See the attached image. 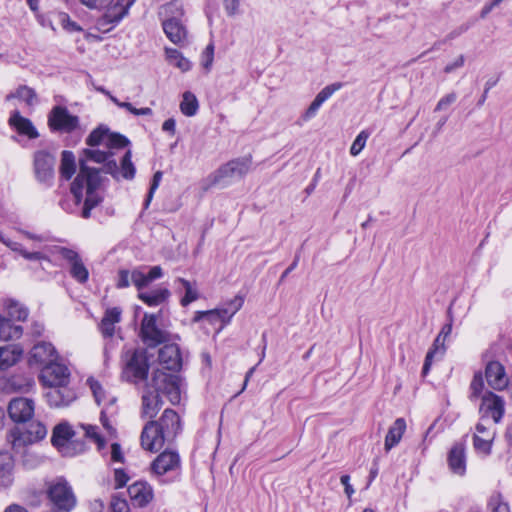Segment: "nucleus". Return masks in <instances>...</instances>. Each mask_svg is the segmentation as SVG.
Returning a JSON list of instances; mask_svg holds the SVG:
<instances>
[{"instance_id": "nucleus-48", "label": "nucleus", "mask_w": 512, "mask_h": 512, "mask_svg": "<svg viewBox=\"0 0 512 512\" xmlns=\"http://www.w3.org/2000/svg\"><path fill=\"white\" fill-rule=\"evenodd\" d=\"M35 385L33 378L26 377L20 379L19 377H12L11 386L19 392H29Z\"/></svg>"}, {"instance_id": "nucleus-22", "label": "nucleus", "mask_w": 512, "mask_h": 512, "mask_svg": "<svg viewBox=\"0 0 512 512\" xmlns=\"http://www.w3.org/2000/svg\"><path fill=\"white\" fill-rule=\"evenodd\" d=\"M485 377L488 384L495 390H502L508 385L505 368L498 361H490L486 365Z\"/></svg>"}, {"instance_id": "nucleus-62", "label": "nucleus", "mask_w": 512, "mask_h": 512, "mask_svg": "<svg viewBox=\"0 0 512 512\" xmlns=\"http://www.w3.org/2000/svg\"><path fill=\"white\" fill-rule=\"evenodd\" d=\"M131 282V272L128 270H120L118 273V288H126L130 285Z\"/></svg>"}, {"instance_id": "nucleus-50", "label": "nucleus", "mask_w": 512, "mask_h": 512, "mask_svg": "<svg viewBox=\"0 0 512 512\" xmlns=\"http://www.w3.org/2000/svg\"><path fill=\"white\" fill-rule=\"evenodd\" d=\"M129 144V140L117 133H109L107 136V142L106 145L110 148H123L126 147Z\"/></svg>"}, {"instance_id": "nucleus-6", "label": "nucleus", "mask_w": 512, "mask_h": 512, "mask_svg": "<svg viewBox=\"0 0 512 512\" xmlns=\"http://www.w3.org/2000/svg\"><path fill=\"white\" fill-rule=\"evenodd\" d=\"M47 435V428L41 422H31L26 429L15 427L10 430L7 438L15 452L33 445L44 439Z\"/></svg>"}, {"instance_id": "nucleus-21", "label": "nucleus", "mask_w": 512, "mask_h": 512, "mask_svg": "<svg viewBox=\"0 0 512 512\" xmlns=\"http://www.w3.org/2000/svg\"><path fill=\"white\" fill-rule=\"evenodd\" d=\"M132 152L127 150L121 159L120 168L116 161L109 160L105 164V172L111 174L114 178H118L121 175L122 178L132 180L136 173V168L132 163Z\"/></svg>"}, {"instance_id": "nucleus-3", "label": "nucleus", "mask_w": 512, "mask_h": 512, "mask_svg": "<svg viewBox=\"0 0 512 512\" xmlns=\"http://www.w3.org/2000/svg\"><path fill=\"white\" fill-rule=\"evenodd\" d=\"M504 411V401L500 396L492 392H486L483 394L482 403L479 409L481 416L475 430H478L479 432H486V438L481 440V438L477 437L476 446L485 451L488 450L489 442L496 435L493 424H497L501 421Z\"/></svg>"}, {"instance_id": "nucleus-10", "label": "nucleus", "mask_w": 512, "mask_h": 512, "mask_svg": "<svg viewBox=\"0 0 512 512\" xmlns=\"http://www.w3.org/2000/svg\"><path fill=\"white\" fill-rule=\"evenodd\" d=\"M127 360L123 369V374L128 381L139 383L147 380L149 363L145 350H133L130 354H126Z\"/></svg>"}, {"instance_id": "nucleus-19", "label": "nucleus", "mask_w": 512, "mask_h": 512, "mask_svg": "<svg viewBox=\"0 0 512 512\" xmlns=\"http://www.w3.org/2000/svg\"><path fill=\"white\" fill-rule=\"evenodd\" d=\"M140 439L142 447L151 452L160 450L168 442L153 420L144 426Z\"/></svg>"}, {"instance_id": "nucleus-43", "label": "nucleus", "mask_w": 512, "mask_h": 512, "mask_svg": "<svg viewBox=\"0 0 512 512\" xmlns=\"http://www.w3.org/2000/svg\"><path fill=\"white\" fill-rule=\"evenodd\" d=\"M12 98H18L26 102L28 105H33L36 100V93L34 89L23 85L18 87L15 93H11L6 96V100L8 101Z\"/></svg>"}, {"instance_id": "nucleus-33", "label": "nucleus", "mask_w": 512, "mask_h": 512, "mask_svg": "<svg viewBox=\"0 0 512 512\" xmlns=\"http://www.w3.org/2000/svg\"><path fill=\"white\" fill-rule=\"evenodd\" d=\"M406 430V422L403 418H397L393 425L389 428L385 437L384 448L388 452L396 446Z\"/></svg>"}, {"instance_id": "nucleus-49", "label": "nucleus", "mask_w": 512, "mask_h": 512, "mask_svg": "<svg viewBox=\"0 0 512 512\" xmlns=\"http://www.w3.org/2000/svg\"><path fill=\"white\" fill-rule=\"evenodd\" d=\"M483 389L484 381L482 375L480 373L475 374L470 384V399H477L482 394Z\"/></svg>"}, {"instance_id": "nucleus-8", "label": "nucleus", "mask_w": 512, "mask_h": 512, "mask_svg": "<svg viewBox=\"0 0 512 512\" xmlns=\"http://www.w3.org/2000/svg\"><path fill=\"white\" fill-rule=\"evenodd\" d=\"M47 495L58 511H71L76 505V497L68 482L59 478L52 481L47 489Z\"/></svg>"}, {"instance_id": "nucleus-1", "label": "nucleus", "mask_w": 512, "mask_h": 512, "mask_svg": "<svg viewBox=\"0 0 512 512\" xmlns=\"http://www.w3.org/2000/svg\"><path fill=\"white\" fill-rule=\"evenodd\" d=\"M83 155L85 158L79 160V173L71 184V193L75 198V202L79 204L85 191L86 197L82 209V217L87 219L90 217L91 210L103 200L100 192V170L89 167L87 161L107 163L110 154L98 149H84Z\"/></svg>"}, {"instance_id": "nucleus-18", "label": "nucleus", "mask_w": 512, "mask_h": 512, "mask_svg": "<svg viewBox=\"0 0 512 512\" xmlns=\"http://www.w3.org/2000/svg\"><path fill=\"white\" fill-rule=\"evenodd\" d=\"M35 404L32 399L18 397L10 401L8 414L14 422L22 423L30 420L34 415Z\"/></svg>"}, {"instance_id": "nucleus-58", "label": "nucleus", "mask_w": 512, "mask_h": 512, "mask_svg": "<svg viewBox=\"0 0 512 512\" xmlns=\"http://www.w3.org/2000/svg\"><path fill=\"white\" fill-rule=\"evenodd\" d=\"M478 438H481L482 439H485L486 438V432H479L478 430H476L475 434H474V437H473V446H474V449L476 450L477 453H480V454H483L484 456H487L491 453V448H492V444H493V441L495 439V437H493L491 439V441L489 442V447H488V450L485 451L483 450L482 448H479L478 446H476V439Z\"/></svg>"}, {"instance_id": "nucleus-53", "label": "nucleus", "mask_w": 512, "mask_h": 512, "mask_svg": "<svg viewBox=\"0 0 512 512\" xmlns=\"http://www.w3.org/2000/svg\"><path fill=\"white\" fill-rule=\"evenodd\" d=\"M162 176H163V173L161 171H157L155 172V174L153 175V179H152V182H151V186H150V189H149V192L147 194V198H146V201H145V207H148L152 198H153V195L155 193V191L157 190L161 180H162Z\"/></svg>"}, {"instance_id": "nucleus-2", "label": "nucleus", "mask_w": 512, "mask_h": 512, "mask_svg": "<svg viewBox=\"0 0 512 512\" xmlns=\"http://www.w3.org/2000/svg\"><path fill=\"white\" fill-rule=\"evenodd\" d=\"M160 393L166 395L173 405L180 403L181 391L178 377L161 369H157L153 372L151 380L146 383L142 392V418L152 419L156 417L163 405Z\"/></svg>"}, {"instance_id": "nucleus-15", "label": "nucleus", "mask_w": 512, "mask_h": 512, "mask_svg": "<svg viewBox=\"0 0 512 512\" xmlns=\"http://www.w3.org/2000/svg\"><path fill=\"white\" fill-rule=\"evenodd\" d=\"M53 253L60 255L70 265L72 278L82 284L87 282L89 272L77 251L58 246L54 248Z\"/></svg>"}, {"instance_id": "nucleus-26", "label": "nucleus", "mask_w": 512, "mask_h": 512, "mask_svg": "<svg viewBox=\"0 0 512 512\" xmlns=\"http://www.w3.org/2000/svg\"><path fill=\"white\" fill-rule=\"evenodd\" d=\"M343 86L342 83L336 82L330 85H327L324 87L315 97V99L312 101V103L309 105L307 110L305 111L303 118L304 120H309L313 118L321 105L329 99L336 91L341 89Z\"/></svg>"}, {"instance_id": "nucleus-57", "label": "nucleus", "mask_w": 512, "mask_h": 512, "mask_svg": "<svg viewBox=\"0 0 512 512\" xmlns=\"http://www.w3.org/2000/svg\"><path fill=\"white\" fill-rule=\"evenodd\" d=\"M214 59V46L209 44L202 54V65L205 69L209 70Z\"/></svg>"}, {"instance_id": "nucleus-60", "label": "nucleus", "mask_w": 512, "mask_h": 512, "mask_svg": "<svg viewBox=\"0 0 512 512\" xmlns=\"http://www.w3.org/2000/svg\"><path fill=\"white\" fill-rule=\"evenodd\" d=\"M81 3L90 8L102 10L103 7L109 5V3L113 2V0H80Z\"/></svg>"}, {"instance_id": "nucleus-24", "label": "nucleus", "mask_w": 512, "mask_h": 512, "mask_svg": "<svg viewBox=\"0 0 512 512\" xmlns=\"http://www.w3.org/2000/svg\"><path fill=\"white\" fill-rule=\"evenodd\" d=\"M167 38L176 45H182L187 40V30L177 17L166 19L162 23Z\"/></svg>"}, {"instance_id": "nucleus-14", "label": "nucleus", "mask_w": 512, "mask_h": 512, "mask_svg": "<svg viewBox=\"0 0 512 512\" xmlns=\"http://www.w3.org/2000/svg\"><path fill=\"white\" fill-rule=\"evenodd\" d=\"M48 125L52 131L71 133L79 127V118L66 107L55 106L48 115Z\"/></svg>"}, {"instance_id": "nucleus-52", "label": "nucleus", "mask_w": 512, "mask_h": 512, "mask_svg": "<svg viewBox=\"0 0 512 512\" xmlns=\"http://www.w3.org/2000/svg\"><path fill=\"white\" fill-rule=\"evenodd\" d=\"M131 282L139 290V292H142L141 290L149 285L146 274L137 269L131 271Z\"/></svg>"}, {"instance_id": "nucleus-7", "label": "nucleus", "mask_w": 512, "mask_h": 512, "mask_svg": "<svg viewBox=\"0 0 512 512\" xmlns=\"http://www.w3.org/2000/svg\"><path fill=\"white\" fill-rule=\"evenodd\" d=\"M75 431L67 423H60L53 429L51 442L63 455L74 456L85 451L86 446L82 442H75L72 438Z\"/></svg>"}, {"instance_id": "nucleus-54", "label": "nucleus", "mask_w": 512, "mask_h": 512, "mask_svg": "<svg viewBox=\"0 0 512 512\" xmlns=\"http://www.w3.org/2000/svg\"><path fill=\"white\" fill-rule=\"evenodd\" d=\"M489 507L493 512H510L508 504L503 502L499 495L491 497Z\"/></svg>"}, {"instance_id": "nucleus-23", "label": "nucleus", "mask_w": 512, "mask_h": 512, "mask_svg": "<svg viewBox=\"0 0 512 512\" xmlns=\"http://www.w3.org/2000/svg\"><path fill=\"white\" fill-rule=\"evenodd\" d=\"M128 494L134 506L144 507L153 499L152 487L142 481H137L128 487Z\"/></svg>"}, {"instance_id": "nucleus-38", "label": "nucleus", "mask_w": 512, "mask_h": 512, "mask_svg": "<svg viewBox=\"0 0 512 512\" xmlns=\"http://www.w3.org/2000/svg\"><path fill=\"white\" fill-rule=\"evenodd\" d=\"M14 467V460L9 452L0 451V479L4 485H9L12 482V470Z\"/></svg>"}, {"instance_id": "nucleus-5", "label": "nucleus", "mask_w": 512, "mask_h": 512, "mask_svg": "<svg viewBox=\"0 0 512 512\" xmlns=\"http://www.w3.org/2000/svg\"><path fill=\"white\" fill-rule=\"evenodd\" d=\"M251 165V155L236 158L223 164L205 179L204 189L208 190L209 188L220 184L225 186L233 179L243 178L250 171Z\"/></svg>"}, {"instance_id": "nucleus-20", "label": "nucleus", "mask_w": 512, "mask_h": 512, "mask_svg": "<svg viewBox=\"0 0 512 512\" xmlns=\"http://www.w3.org/2000/svg\"><path fill=\"white\" fill-rule=\"evenodd\" d=\"M156 425L168 442L174 440L181 430L180 417L172 409H165Z\"/></svg>"}, {"instance_id": "nucleus-59", "label": "nucleus", "mask_w": 512, "mask_h": 512, "mask_svg": "<svg viewBox=\"0 0 512 512\" xmlns=\"http://www.w3.org/2000/svg\"><path fill=\"white\" fill-rule=\"evenodd\" d=\"M99 329L104 337H112L115 332V324L102 318Z\"/></svg>"}, {"instance_id": "nucleus-41", "label": "nucleus", "mask_w": 512, "mask_h": 512, "mask_svg": "<svg viewBox=\"0 0 512 512\" xmlns=\"http://www.w3.org/2000/svg\"><path fill=\"white\" fill-rule=\"evenodd\" d=\"M165 53L169 64L177 67L182 72H186L191 69V62L185 58L178 50L173 48H166Z\"/></svg>"}, {"instance_id": "nucleus-31", "label": "nucleus", "mask_w": 512, "mask_h": 512, "mask_svg": "<svg viewBox=\"0 0 512 512\" xmlns=\"http://www.w3.org/2000/svg\"><path fill=\"white\" fill-rule=\"evenodd\" d=\"M243 302L244 300L242 297L236 296L234 299L229 301L226 307L204 311L201 312V315H218L219 320L224 326L228 324L231 318L241 309Z\"/></svg>"}, {"instance_id": "nucleus-34", "label": "nucleus", "mask_w": 512, "mask_h": 512, "mask_svg": "<svg viewBox=\"0 0 512 512\" xmlns=\"http://www.w3.org/2000/svg\"><path fill=\"white\" fill-rule=\"evenodd\" d=\"M22 334V326L15 325L11 319L0 315V340H16L19 339Z\"/></svg>"}, {"instance_id": "nucleus-17", "label": "nucleus", "mask_w": 512, "mask_h": 512, "mask_svg": "<svg viewBox=\"0 0 512 512\" xmlns=\"http://www.w3.org/2000/svg\"><path fill=\"white\" fill-rule=\"evenodd\" d=\"M57 359L58 353L51 343L39 342L32 347L28 363L30 366H38L42 369Z\"/></svg>"}, {"instance_id": "nucleus-40", "label": "nucleus", "mask_w": 512, "mask_h": 512, "mask_svg": "<svg viewBox=\"0 0 512 512\" xmlns=\"http://www.w3.org/2000/svg\"><path fill=\"white\" fill-rule=\"evenodd\" d=\"M9 319L16 321H25L28 317V309L19 302L8 299L4 303Z\"/></svg>"}, {"instance_id": "nucleus-44", "label": "nucleus", "mask_w": 512, "mask_h": 512, "mask_svg": "<svg viewBox=\"0 0 512 512\" xmlns=\"http://www.w3.org/2000/svg\"><path fill=\"white\" fill-rule=\"evenodd\" d=\"M176 282L180 283L185 290V295L180 301L182 306L185 307L198 299V292L191 282L184 278H178Z\"/></svg>"}, {"instance_id": "nucleus-35", "label": "nucleus", "mask_w": 512, "mask_h": 512, "mask_svg": "<svg viewBox=\"0 0 512 512\" xmlns=\"http://www.w3.org/2000/svg\"><path fill=\"white\" fill-rule=\"evenodd\" d=\"M170 295V292L166 288H159L150 292H139V299L146 305L154 307L165 302Z\"/></svg>"}, {"instance_id": "nucleus-56", "label": "nucleus", "mask_w": 512, "mask_h": 512, "mask_svg": "<svg viewBox=\"0 0 512 512\" xmlns=\"http://www.w3.org/2000/svg\"><path fill=\"white\" fill-rule=\"evenodd\" d=\"M457 99V94L455 92L448 93L447 95L443 96L437 103L435 107V111H442L445 110L448 106L453 104Z\"/></svg>"}, {"instance_id": "nucleus-29", "label": "nucleus", "mask_w": 512, "mask_h": 512, "mask_svg": "<svg viewBox=\"0 0 512 512\" xmlns=\"http://www.w3.org/2000/svg\"><path fill=\"white\" fill-rule=\"evenodd\" d=\"M448 465L450 470L459 476L466 472V455L463 444H455L448 453Z\"/></svg>"}, {"instance_id": "nucleus-55", "label": "nucleus", "mask_w": 512, "mask_h": 512, "mask_svg": "<svg viewBox=\"0 0 512 512\" xmlns=\"http://www.w3.org/2000/svg\"><path fill=\"white\" fill-rule=\"evenodd\" d=\"M114 488L120 489L124 487L129 481V476L123 469H115L114 470Z\"/></svg>"}, {"instance_id": "nucleus-12", "label": "nucleus", "mask_w": 512, "mask_h": 512, "mask_svg": "<svg viewBox=\"0 0 512 512\" xmlns=\"http://www.w3.org/2000/svg\"><path fill=\"white\" fill-rule=\"evenodd\" d=\"M55 157L44 150L34 153L33 168L37 181L47 187L52 186L55 176Z\"/></svg>"}, {"instance_id": "nucleus-47", "label": "nucleus", "mask_w": 512, "mask_h": 512, "mask_svg": "<svg viewBox=\"0 0 512 512\" xmlns=\"http://www.w3.org/2000/svg\"><path fill=\"white\" fill-rule=\"evenodd\" d=\"M369 135V132L366 130L361 131L357 135L350 148V154L352 156H357L364 149Z\"/></svg>"}, {"instance_id": "nucleus-61", "label": "nucleus", "mask_w": 512, "mask_h": 512, "mask_svg": "<svg viewBox=\"0 0 512 512\" xmlns=\"http://www.w3.org/2000/svg\"><path fill=\"white\" fill-rule=\"evenodd\" d=\"M121 313L122 311L120 308L113 307L106 310L103 319H108V321H111L112 323L116 324L121 319Z\"/></svg>"}, {"instance_id": "nucleus-63", "label": "nucleus", "mask_w": 512, "mask_h": 512, "mask_svg": "<svg viewBox=\"0 0 512 512\" xmlns=\"http://www.w3.org/2000/svg\"><path fill=\"white\" fill-rule=\"evenodd\" d=\"M111 461L116 463H123L124 462V455L121 449L120 444L113 443L111 445Z\"/></svg>"}, {"instance_id": "nucleus-13", "label": "nucleus", "mask_w": 512, "mask_h": 512, "mask_svg": "<svg viewBox=\"0 0 512 512\" xmlns=\"http://www.w3.org/2000/svg\"><path fill=\"white\" fill-rule=\"evenodd\" d=\"M39 381L46 387H64L70 382L68 367L54 360L41 369Z\"/></svg>"}, {"instance_id": "nucleus-25", "label": "nucleus", "mask_w": 512, "mask_h": 512, "mask_svg": "<svg viewBox=\"0 0 512 512\" xmlns=\"http://www.w3.org/2000/svg\"><path fill=\"white\" fill-rule=\"evenodd\" d=\"M158 360L166 370H178L181 367V355L176 344L164 345L159 350Z\"/></svg>"}, {"instance_id": "nucleus-27", "label": "nucleus", "mask_w": 512, "mask_h": 512, "mask_svg": "<svg viewBox=\"0 0 512 512\" xmlns=\"http://www.w3.org/2000/svg\"><path fill=\"white\" fill-rule=\"evenodd\" d=\"M9 125L14 128L20 135L26 136L29 139H36L39 137V133L31 120L23 117L19 111H14L11 114L9 118Z\"/></svg>"}, {"instance_id": "nucleus-30", "label": "nucleus", "mask_w": 512, "mask_h": 512, "mask_svg": "<svg viewBox=\"0 0 512 512\" xmlns=\"http://www.w3.org/2000/svg\"><path fill=\"white\" fill-rule=\"evenodd\" d=\"M24 349L19 344L0 347V370H6L17 364L22 358Z\"/></svg>"}, {"instance_id": "nucleus-32", "label": "nucleus", "mask_w": 512, "mask_h": 512, "mask_svg": "<svg viewBox=\"0 0 512 512\" xmlns=\"http://www.w3.org/2000/svg\"><path fill=\"white\" fill-rule=\"evenodd\" d=\"M51 390L48 391L45 396L47 402L52 407H61L69 405L74 399V392L69 389L67 386L64 387H50Z\"/></svg>"}, {"instance_id": "nucleus-16", "label": "nucleus", "mask_w": 512, "mask_h": 512, "mask_svg": "<svg viewBox=\"0 0 512 512\" xmlns=\"http://www.w3.org/2000/svg\"><path fill=\"white\" fill-rule=\"evenodd\" d=\"M180 467V456L178 452L173 450L163 451L151 464V469L157 476H163L167 473L178 471Z\"/></svg>"}, {"instance_id": "nucleus-51", "label": "nucleus", "mask_w": 512, "mask_h": 512, "mask_svg": "<svg viewBox=\"0 0 512 512\" xmlns=\"http://www.w3.org/2000/svg\"><path fill=\"white\" fill-rule=\"evenodd\" d=\"M109 512H130V507L125 499L115 494L111 498Z\"/></svg>"}, {"instance_id": "nucleus-64", "label": "nucleus", "mask_w": 512, "mask_h": 512, "mask_svg": "<svg viewBox=\"0 0 512 512\" xmlns=\"http://www.w3.org/2000/svg\"><path fill=\"white\" fill-rule=\"evenodd\" d=\"M224 6L228 15H235L238 11L239 0H224Z\"/></svg>"}, {"instance_id": "nucleus-46", "label": "nucleus", "mask_w": 512, "mask_h": 512, "mask_svg": "<svg viewBox=\"0 0 512 512\" xmlns=\"http://www.w3.org/2000/svg\"><path fill=\"white\" fill-rule=\"evenodd\" d=\"M19 454H22V463L28 469H33L39 466L42 462V457L30 451L28 447L22 449Z\"/></svg>"}, {"instance_id": "nucleus-45", "label": "nucleus", "mask_w": 512, "mask_h": 512, "mask_svg": "<svg viewBox=\"0 0 512 512\" xmlns=\"http://www.w3.org/2000/svg\"><path fill=\"white\" fill-rule=\"evenodd\" d=\"M109 129L104 126H99L98 128L94 129L89 136L86 139V144L94 147L98 146L101 143L107 142V136H108Z\"/></svg>"}, {"instance_id": "nucleus-39", "label": "nucleus", "mask_w": 512, "mask_h": 512, "mask_svg": "<svg viewBox=\"0 0 512 512\" xmlns=\"http://www.w3.org/2000/svg\"><path fill=\"white\" fill-rule=\"evenodd\" d=\"M78 427L83 431V435L86 439L97 445L98 450L105 447L106 441L98 426L91 424H79Z\"/></svg>"}, {"instance_id": "nucleus-4", "label": "nucleus", "mask_w": 512, "mask_h": 512, "mask_svg": "<svg viewBox=\"0 0 512 512\" xmlns=\"http://www.w3.org/2000/svg\"><path fill=\"white\" fill-rule=\"evenodd\" d=\"M87 384L93 393L96 403L103 406L100 413V422L106 435L110 438H115L117 436V430L114 417L118 412L116 406L117 398L107 394L102 385L94 378H88Z\"/></svg>"}, {"instance_id": "nucleus-36", "label": "nucleus", "mask_w": 512, "mask_h": 512, "mask_svg": "<svg viewBox=\"0 0 512 512\" xmlns=\"http://www.w3.org/2000/svg\"><path fill=\"white\" fill-rule=\"evenodd\" d=\"M444 342H445V339L443 337H441V335L438 334V336L434 340L432 348L426 354L424 365L422 368L423 376H426L429 373L434 357L436 355L442 356L444 354V352H445Z\"/></svg>"}, {"instance_id": "nucleus-42", "label": "nucleus", "mask_w": 512, "mask_h": 512, "mask_svg": "<svg viewBox=\"0 0 512 512\" xmlns=\"http://www.w3.org/2000/svg\"><path fill=\"white\" fill-rule=\"evenodd\" d=\"M199 108L198 100L195 95L189 91L183 94V99L180 103L181 112L188 117L194 116Z\"/></svg>"}, {"instance_id": "nucleus-28", "label": "nucleus", "mask_w": 512, "mask_h": 512, "mask_svg": "<svg viewBox=\"0 0 512 512\" xmlns=\"http://www.w3.org/2000/svg\"><path fill=\"white\" fill-rule=\"evenodd\" d=\"M0 241L30 262H38L40 265H42L43 262H50L49 257L41 251H28L22 244L5 238L2 235H0Z\"/></svg>"}, {"instance_id": "nucleus-9", "label": "nucleus", "mask_w": 512, "mask_h": 512, "mask_svg": "<svg viewBox=\"0 0 512 512\" xmlns=\"http://www.w3.org/2000/svg\"><path fill=\"white\" fill-rule=\"evenodd\" d=\"M136 0H117L102 8L104 14L97 20L96 26L102 32L110 31L129 12L130 7Z\"/></svg>"}, {"instance_id": "nucleus-11", "label": "nucleus", "mask_w": 512, "mask_h": 512, "mask_svg": "<svg viewBox=\"0 0 512 512\" xmlns=\"http://www.w3.org/2000/svg\"><path fill=\"white\" fill-rule=\"evenodd\" d=\"M157 315L145 313L141 321L140 337L148 347L170 341V333L157 325Z\"/></svg>"}, {"instance_id": "nucleus-37", "label": "nucleus", "mask_w": 512, "mask_h": 512, "mask_svg": "<svg viewBox=\"0 0 512 512\" xmlns=\"http://www.w3.org/2000/svg\"><path fill=\"white\" fill-rule=\"evenodd\" d=\"M60 176L69 180L76 172V161L74 153L68 150H64L61 154V164H60Z\"/></svg>"}]
</instances>
